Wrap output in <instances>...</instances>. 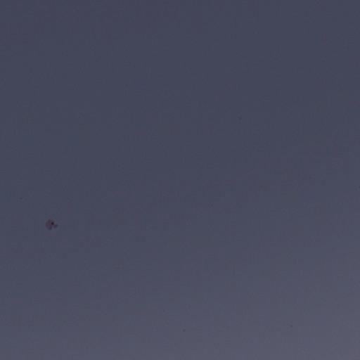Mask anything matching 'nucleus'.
<instances>
[{"label": "nucleus", "instance_id": "nucleus-1", "mask_svg": "<svg viewBox=\"0 0 360 360\" xmlns=\"http://www.w3.org/2000/svg\"><path fill=\"white\" fill-rule=\"evenodd\" d=\"M18 333L22 319V172H18ZM20 334L18 341L20 342Z\"/></svg>", "mask_w": 360, "mask_h": 360}]
</instances>
